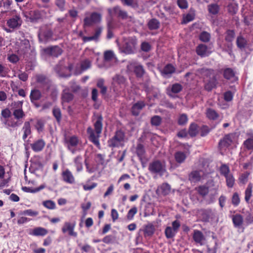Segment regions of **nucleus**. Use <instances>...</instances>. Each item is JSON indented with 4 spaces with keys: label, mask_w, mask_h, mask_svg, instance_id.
Segmentation results:
<instances>
[{
    "label": "nucleus",
    "mask_w": 253,
    "mask_h": 253,
    "mask_svg": "<svg viewBox=\"0 0 253 253\" xmlns=\"http://www.w3.org/2000/svg\"><path fill=\"white\" fill-rule=\"evenodd\" d=\"M102 121L103 117L101 115H99L97 117V120L94 124L96 134H95L93 130L90 127L87 129V132L89 134V139L97 147H100V143L98 138L99 134L101 133L102 129Z\"/></svg>",
    "instance_id": "nucleus-1"
},
{
    "label": "nucleus",
    "mask_w": 253,
    "mask_h": 253,
    "mask_svg": "<svg viewBox=\"0 0 253 253\" xmlns=\"http://www.w3.org/2000/svg\"><path fill=\"white\" fill-rule=\"evenodd\" d=\"M125 133L121 129L117 130L114 135L108 141V146L111 148L119 147L124 145Z\"/></svg>",
    "instance_id": "nucleus-2"
},
{
    "label": "nucleus",
    "mask_w": 253,
    "mask_h": 253,
    "mask_svg": "<svg viewBox=\"0 0 253 253\" xmlns=\"http://www.w3.org/2000/svg\"><path fill=\"white\" fill-rule=\"evenodd\" d=\"M137 40L133 38H126L124 40L123 44L120 49L121 52L127 54H133L136 49Z\"/></svg>",
    "instance_id": "nucleus-3"
},
{
    "label": "nucleus",
    "mask_w": 253,
    "mask_h": 253,
    "mask_svg": "<svg viewBox=\"0 0 253 253\" xmlns=\"http://www.w3.org/2000/svg\"><path fill=\"white\" fill-rule=\"evenodd\" d=\"M148 169L152 173L162 176L166 171V167L165 163H162L159 160H155L149 164Z\"/></svg>",
    "instance_id": "nucleus-4"
},
{
    "label": "nucleus",
    "mask_w": 253,
    "mask_h": 253,
    "mask_svg": "<svg viewBox=\"0 0 253 253\" xmlns=\"http://www.w3.org/2000/svg\"><path fill=\"white\" fill-rule=\"evenodd\" d=\"M127 69L130 72H133L137 78H142L145 73L143 66L137 62L129 63L127 65Z\"/></svg>",
    "instance_id": "nucleus-5"
},
{
    "label": "nucleus",
    "mask_w": 253,
    "mask_h": 253,
    "mask_svg": "<svg viewBox=\"0 0 253 253\" xmlns=\"http://www.w3.org/2000/svg\"><path fill=\"white\" fill-rule=\"evenodd\" d=\"M17 52L20 54H25L30 48L29 41L27 39L19 40L16 43Z\"/></svg>",
    "instance_id": "nucleus-6"
},
{
    "label": "nucleus",
    "mask_w": 253,
    "mask_h": 253,
    "mask_svg": "<svg viewBox=\"0 0 253 253\" xmlns=\"http://www.w3.org/2000/svg\"><path fill=\"white\" fill-rule=\"evenodd\" d=\"M22 24V20L19 14H16L15 16L7 20L6 25L12 29L19 28Z\"/></svg>",
    "instance_id": "nucleus-7"
},
{
    "label": "nucleus",
    "mask_w": 253,
    "mask_h": 253,
    "mask_svg": "<svg viewBox=\"0 0 253 253\" xmlns=\"http://www.w3.org/2000/svg\"><path fill=\"white\" fill-rule=\"evenodd\" d=\"M65 142L68 149L73 153H75L77 151L79 150L77 148L79 144V140L77 137L73 136L69 138H65Z\"/></svg>",
    "instance_id": "nucleus-8"
},
{
    "label": "nucleus",
    "mask_w": 253,
    "mask_h": 253,
    "mask_svg": "<svg viewBox=\"0 0 253 253\" xmlns=\"http://www.w3.org/2000/svg\"><path fill=\"white\" fill-rule=\"evenodd\" d=\"M197 217L203 222H208L211 214V209H197L196 210Z\"/></svg>",
    "instance_id": "nucleus-9"
},
{
    "label": "nucleus",
    "mask_w": 253,
    "mask_h": 253,
    "mask_svg": "<svg viewBox=\"0 0 253 253\" xmlns=\"http://www.w3.org/2000/svg\"><path fill=\"white\" fill-rule=\"evenodd\" d=\"M197 72L201 75L204 79L208 78L210 79L215 75H217L213 69L206 67L200 68L197 70Z\"/></svg>",
    "instance_id": "nucleus-10"
},
{
    "label": "nucleus",
    "mask_w": 253,
    "mask_h": 253,
    "mask_svg": "<svg viewBox=\"0 0 253 253\" xmlns=\"http://www.w3.org/2000/svg\"><path fill=\"white\" fill-rule=\"evenodd\" d=\"M42 50L45 54L54 57H57L61 55L62 52V49L57 45L44 48Z\"/></svg>",
    "instance_id": "nucleus-11"
},
{
    "label": "nucleus",
    "mask_w": 253,
    "mask_h": 253,
    "mask_svg": "<svg viewBox=\"0 0 253 253\" xmlns=\"http://www.w3.org/2000/svg\"><path fill=\"white\" fill-rule=\"evenodd\" d=\"M233 135L232 134H228L224 136L218 143V147L220 149L228 147L232 143Z\"/></svg>",
    "instance_id": "nucleus-12"
},
{
    "label": "nucleus",
    "mask_w": 253,
    "mask_h": 253,
    "mask_svg": "<svg viewBox=\"0 0 253 253\" xmlns=\"http://www.w3.org/2000/svg\"><path fill=\"white\" fill-rule=\"evenodd\" d=\"M197 54L201 57L209 56L211 52L209 51L208 46L204 44H200L196 49Z\"/></svg>",
    "instance_id": "nucleus-13"
},
{
    "label": "nucleus",
    "mask_w": 253,
    "mask_h": 253,
    "mask_svg": "<svg viewBox=\"0 0 253 253\" xmlns=\"http://www.w3.org/2000/svg\"><path fill=\"white\" fill-rule=\"evenodd\" d=\"M108 11L110 16L113 15L112 11H113L114 13L118 14V17L123 19H126L128 17L127 12L122 10L118 6L114 7L113 10L108 9Z\"/></svg>",
    "instance_id": "nucleus-14"
},
{
    "label": "nucleus",
    "mask_w": 253,
    "mask_h": 253,
    "mask_svg": "<svg viewBox=\"0 0 253 253\" xmlns=\"http://www.w3.org/2000/svg\"><path fill=\"white\" fill-rule=\"evenodd\" d=\"M2 124L5 127L7 128L9 127L15 128L20 126L22 124V122L10 117Z\"/></svg>",
    "instance_id": "nucleus-15"
},
{
    "label": "nucleus",
    "mask_w": 253,
    "mask_h": 253,
    "mask_svg": "<svg viewBox=\"0 0 253 253\" xmlns=\"http://www.w3.org/2000/svg\"><path fill=\"white\" fill-rule=\"evenodd\" d=\"M145 104L144 101H140L134 104L131 109V112L132 115L137 116L139 115L140 111L145 107Z\"/></svg>",
    "instance_id": "nucleus-16"
},
{
    "label": "nucleus",
    "mask_w": 253,
    "mask_h": 253,
    "mask_svg": "<svg viewBox=\"0 0 253 253\" xmlns=\"http://www.w3.org/2000/svg\"><path fill=\"white\" fill-rule=\"evenodd\" d=\"M42 96V94L40 90L37 89H32L30 95V100L36 107H38L39 106L36 104V101L39 100Z\"/></svg>",
    "instance_id": "nucleus-17"
},
{
    "label": "nucleus",
    "mask_w": 253,
    "mask_h": 253,
    "mask_svg": "<svg viewBox=\"0 0 253 253\" xmlns=\"http://www.w3.org/2000/svg\"><path fill=\"white\" fill-rule=\"evenodd\" d=\"M45 145V142L43 139H38L35 141L33 143L30 144L31 148L35 152L41 151Z\"/></svg>",
    "instance_id": "nucleus-18"
},
{
    "label": "nucleus",
    "mask_w": 253,
    "mask_h": 253,
    "mask_svg": "<svg viewBox=\"0 0 253 253\" xmlns=\"http://www.w3.org/2000/svg\"><path fill=\"white\" fill-rule=\"evenodd\" d=\"M218 84L216 75L208 79L205 84V89L208 91H211L213 88H215Z\"/></svg>",
    "instance_id": "nucleus-19"
},
{
    "label": "nucleus",
    "mask_w": 253,
    "mask_h": 253,
    "mask_svg": "<svg viewBox=\"0 0 253 253\" xmlns=\"http://www.w3.org/2000/svg\"><path fill=\"white\" fill-rule=\"evenodd\" d=\"M23 14L25 17L29 18L32 22L36 21L42 17L41 14L39 10H31L29 12L28 15L27 12H24Z\"/></svg>",
    "instance_id": "nucleus-20"
},
{
    "label": "nucleus",
    "mask_w": 253,
    "mask_h": 253,
    "mask_svg": "<svg viewBox=\"0 0 253 253\" xmlns=\"http://www.w3.org/2000/svg\"><path fill=\"white\" fill-rule=\"evenodd\" d=\"M193 238L196 243L199 244L200 245H203L205 240V238L203 233L197 230L194 231Z\"/></svg>",
    "instance_id": "nucleus-21"
},
{
    "label": "nucleus",
    "mask_w": 253,
    "mask_h": 253,
    "mask_svg": "<svg viewBox=\"0 0 253 253\" xmlns=\"http://www.w3.org/2000/svg\"><path fill=\"white\" fill-rule=\"evenodd\" d=\"M52 33L50 30L41 31L39 34V40L41 42H46L52 38Z\"/></svg>",
    "instance_id": "nucleus-22"
},
{
    "label": "nucleus",
    "mask_w": 253,
    "mask_h": 253,
    "mask_svg": "<svg viewBox=\"0 0 253 253\" xmlns=\"http://www.w3.org/2000/svg\"><path fill=\"white\" fill-rule=\"evenodd\" d=\"M223 76L227 80H235L236 78L235 72L231 68L223 69Z\"/></svg>",
    "instance_id": "nucleus-23"
},
{
    "label": "nucleus",
    "mask_w": 253,
    "mask_h": 253,
    "mask_svg": "<svg viewBox=\"0 0 253 253\" xmlns=\"http://www.w3.org/2000/svg\"><path fill=\"white\" fill-rule=\"evenodd\" d=\"M232 221L234 226L236 228H240L243 224V217L240 214H236L232 216Z\"/></svg>",
    "instance_id": "nucleus-24"
},
{
    "label": "nucleus",
    "mask_w": 253,
    "mask_h": 253,
    "mask_svg": "<svg viewBox=\"0 0 253 253\" xmlns=\"http://www.w3.org/2000/svg\"><path fill=\"white\" fill-rule=\"evenodd\" d=\"M236 42L237 47L240 49H244L248 45L247 40L241 34L237 37Z\"/></svg>",
    "instance_id": "nucleus-25"
},
{
    "label": "nucleus",
    "mask_w": 253,
    "mask_h": 253,
    "mask_svg": "<svg viewBox=\"0 0 253 253\" xmlns=\"http://www.w3.org/2000/svg\"><path fill=\"white\" fill-rule=\"evenodd\" d=\"M22 131L23 132L22 138L25 140L27 137L31 134V125L29 122L24 123Z\"/></svg>",
    "instance_id": "nucleus-26"
},
{
    "label": "nucleus",
    "mask_w": 253,
    "mask_h": 253,
    "mask_svg": "<svg viewBox=\"0 0 253 253\" xmlns=\"http://www.w3.org/2000/svg\"><path fill=\"white\" fill-rule=\"evenodd\" d=\"M171 190L170 186L167 183H165L162 184L158 189L157 191H159L160 194L164 196L168 195Z\"/></svg>",
    "instance_id": "nucleus-27"
},
{
    "label": "nucleus",
    "mask_w": 253,
    "mask_h": 253,
    "mask_svg": "<svg viewBox=\"0 0 253 253\" xmlns=\"http://www.w3.org/2000/svg\"><path fill=\"white\" fill-rule=\"evenodd\" d=\"M75 222L73 223H69L67 222L65 224L66 228H64V232L67 231L68 232V234L71 236L77 237V233L74 231V229L75 226Z\"/></svg>",
    "instance_id": "nucleus-28"
},
{
    "label": "nucleus",
    "mask_w": 253,
    "mask_h": 253,
    "mask_svg": "<svg viewBox=\"0 0 253 253\" xmlns=\"http://www.w3.org/2000/svg\"><path fill=\"white\" fill-rule=\"evenodd\" d=\"M145 152L144 145L141 143H138L136 147V153L141 161L144 158Z\"/></svg>",
    "instance_id": "nucleus-29"
},
{
    "label": "nucleus",
    "mask_w": 253,
    "mask_h": 253,
    "mask_svg": "<svg viewBox=\"0 0 253 253\" xmlns=\"http://www.w3.org/2000/svg\"><path fill=\"white\" fill-rule=\"evenodd\" d=\"M174 72L175 68L171 64H168L162 71V74L165 77H169Z\"/></svg>",
    "instance_id": "nucleus-30"
},
{
    "label": "nucleus",
    "mask_w": 253,
    "mask_h": 253,
    "mask_svg": "<svg viewBox=\"0 0 253 253\" xmlns=\"http://www.w3.org/2000/svg\"><path fill=\"white\" fill-rule=\"evenodd\" d=\"M64 181L70 184L75 183V178L72 172L68 169L64 171Z\"/></svg>",
    "instance_id": "nucleus-31"
},
{
    "label": "nucleus",
    "mask_w": 253,
    "mask_h": 253,
    "mask_svg": "<svg viewBox=\"0 0 253 253\" xmlns=\"http://www.w3.org/2000/svg\"><path fill=\"white\" fill-rule=\"evenodd\" d=\"M188 179L190 181L194 182L199 181L201 180L200 171L198 170L191 171L189 174Z\"/></svg>",
    "instance_id": "nucleus-32"
},
{
    "label": "nucleus",
    "mask_w": 253,
    "mask_h": 253,
    "mask_svg": "<svg viewBox=\"0 0 253 253\" xmlns=\"http://www.w3.org/2000/svg\"><path fill=\"white\" fill-rule=\"evenodd\" d=\"M148 28L151 30H157L160 26V22L156 18L150 20L147 24Z\"/></svg>",
    "instance_id": "nucleus-33"
},
{
    "label": "nucleus",
    "mask_w": 253,
    "mask_h": 253,
    "mask_svg": "<svg viewBox=\"0 0 253 253\" xmlns=\"http://www.w3.org/2000/svg\"><path fill=\"white\" fill-rule=\"evenodd\" d=\"M12 115L14 116V118L18 121H20V122H22V120L25 116V114L24 112L22 109H17L12 111Z\"/></svg>",
    "instance_id": "nucleus-34"
},
{
    "label": "nucleus",
    "mask_w": 253,
    "mask_h": 253,
    "mask_svg": "<svg viewBox=\"0 0 253 253\" xmlns=\"http://www.w3.org/2000/svg\"><path fill=\"white\" fill-rule=\"evenodd\" d=\"M219 9V6L217 3H211L208 5V11L211 14H217Z\"/></svg>",
    "instance_id": "nucleus-35"
},
{
    "label": "nucleus",
    "mask_w": 253,
    "mask_h": 253,
    "mask_svg": "<svg viewBox=\"0 0 253 253\" xmlns=\"http://www.w3.org/2000/svg\"><path fill=\"white\" fill-rule=\"evenodd\" d=\"M225 40L228 42H231L235 37V32L234 30L228 29L225 32Z\"/></svg>",
    "instance_id": "nucleus-36"
},
{
    "label": "nucleus",
    "mask_w": 253,
    "mask_h": 253,
    "mask_svg": "<svg viewBox=\"0 0 253 253\" xmlns=\"http://www.w3.org/2000/svg\"><path fill=\"white\" fill-rule=\"evenodd\" d=\"M207 117L210 120H215L219 117L218 114L213 109L208 108L206 111Z\"/></svg>",
    "instance_id": "nucleus-37"
},
{
    "label": "nucleus",
    "mask_w": 253,
    "mask_h": 253,
    "mask_svg": "<svg viewBox=\"0 0 253 253\" xmlns=\"http://www.w3.org/2000/svg\"><path fill=\"white\" fill-rule=\"evenodd\" d=\"M198 126L195 123H192L189 128L188 134L191 137H195L198 132Z\"/></svg>",
    "instance_id": "nucleus-38"
},
{
    "label": "nucleus",
    "mask_w": 253,
    "mask_h": 253,
    "mask_svg": "<svg viewBox=\"0 0 253 253\" xmlns=\"http://www.w3.org/2000/svg\"><path fill=\"white\" fill-rule=\"evenodd\" d=\"M48 233L47 230L42 227H37L33 229V235L34 236H44Z\"/></svg>",
    "instance_id": "nucleus-39"
},
{
    "label": "nucleus",
    "mask_w": 253,
    "mask_h": 253,
    "mask_svg": "<svg viewBox=\"0 0 253 253\" xmlns=\"http://www.w3.org/2000/svg\"><path fill=\"white\" fill-rule=\"evenodd\" d=\"M11 117V112L7 109H4L1 112V117L0 118L1 124L5 122L7 119Z\"/></svg>",
    "instance_id": "nucleus-40"
},
{
    "label": "nucleus",
    "mask_w": 253,
    "mask_h": 253,
    "mask_svg": "<svg viewBox=\"0 0 253 253\" xmlns=\"http://www.w3.org/2000/svg\"><path fill=\"white\" fill-rule=\"evenodd\" d=\"M12 2V0H0V7H3L4 9L2 12H6L9 9Z\"/></svg>",
    "instance_id": "nucleus-41"
},
{
    "label": "nucleus",
    "mask_w": 253,
    "mask_h": 253,
    "mask_svg": "<svg viewBox=\"0 0 253 253\" xmlns=\"http://www.w3.org/2000/svg\"><path fill=\"white\" fill-rule=\"evenodd\" d=\"M252 189H253V184L252 183H249L248 185V186L245 190V199L246 202L249 203V200L252 197Z\"/></svg>",
    "instance_id": "nucleus-42"
},
{
    "label": "nucleus",
    "mask_w": 253,
    "mask_h": 253,
    "mask_svg": "<svg viewBox=\"0 0 253 253\" xmlns=\"http://www.w3.org/2000/svg\"><path fill=\"white\" fill-rule=\"evenodd\" d=\"M249 135L251 137L244 141V145L248 150H253V135Z\"/></svg>",
    "instance_id": "nucleus-43"
},
{
    "label": "nucleus",
    "mask_w": 253,
    "mask_h": 253,
    "mask_svg": "<svg viewBox=\"0 0 253 253\" xmlns=\"http://www.w3.org/2000/svg\"><path fill=\"white\" fill-rule=\"evenodd\" d=\"M114 82L120 85L124 84L126 82V79L122 75L117 74L113 78Z\"/></svg>",
    "instance_id": "nucleus-44"
},
{
    "label": "nucleus",
    "mask_w": 253,
    "mask_h": 253,
    "mask_svg": "<svg viewBox=\"0 0 253 253\" xmlns=\"http://www.w3.org/2000/svg\"><path fill=\"white\" fill-rule=\"evenodd\" d=\"M63 61L62 60H60L59 63L56 64L54 67V71L58 75L59 77H62L63 76Z\"/></svg>",
    "instance_id": "nucleus-45"
},
{
    "label": "nucleus",
    "mask_w": 253,
    "mask_h": 253,
    "mask_svg": "<svg viewBox=\"0 0 253 253\" xmlns=\"http://www.w3.org/2000/svg\"><path fill=\"white\" fill-rule=\"evenodd\" d=\"M155 231V228L153 225L148 224L145 227L144 232L145 236H152Z\"/></svg>",
    "instance_id": "nucleus-46"
},
{
    "label": "nucleus",
    "mask_w": 253,
    "mask_h": 253,
    "mask_svg": "<svg viewBox=\"0 0 253 253\" xmlns=\"http://www.w3.org/2000/svg\"><path fill=\"white\" fill-rule=\"evenodd\" d=\"M162 122V118L158 115L154 116L151 119V124L153 126H158L161 125Z\"/></svg>",
    "instance_id": "nucleus-47"
},
{
    "label": "nucleus",
    "mask_w": 253,
    "mask_h": 253,
    "mask_svg": "<svg viewBox=\"0 0 253 253\" xmlns=\"http://www.w3.org/2000/svg\"><path fill=\"white\" fill-rule=\"evenodd\" d=\"M199 39L204 42H208L210 41L211 35L207 32L203 31L200 34Z\"/></svg>",
    "instance_id": "nucleus-48"
},
{
    "label": "nucleus",
    "mask_w": 253,
    "mask_h": 253,
    "mask_svg": "<svg viewBox=\"0 0 253 253\" xmlns=\"http://www.w3.org/2000/svg\"><path fill=\"white\" fill-rule=\"evenodd\" d=\"M219 171L220 174L223 175L224 177L231 174L230 173V169L229 167L225 164H222L220 166Z\"/></svg>",
    "instance_id": "nucleus-49"
},
{
    "label": "nucleus",
    "mask_w": 253,
    "mask_h": 253,
    "mask_svg": "<svg viewBox=\"0 0 253 253\" xmlns=\"http://www.w3.org/2000/svg\"><path fill=\"white\" fill-rule=\"evenodd\" d=\"M174 157L176 161L178 163L183 162L186 157L185 154L182 152H177L175 153Z\"/></svg>",
    "instance_id": "nucleus-50"
},
{
    "label": "nucleus",
    "mask_w": 253,
    "mask_h": 253,
    "mask_svg": "<svg viewBox=\"0 0 253 253\" xmlns=\"http://www.w3.org/2000/svg\"><path fill=\"white\" fill-rule=\"evenodd\" d=\"M226 178V185L229 188H232L235 184V178L232 174L225 177Z\"/></svg>",
    "instance_id": "nucleus-51"
},
{
    "label": "nucleus",
    "mask_w": 253,
    "mask_h": 253,
    "mask_svg": "<svg viewBox=\"0 0 253 253\" xmlns=\"http://www.w3.org/2000/svg\"><path fill=\"white\" fill-rule=\"evenodd\" d=\"M183 89L181 84L179 83H175L173 84L170 87V91L173 93H178L180 92Z\"/></svg>",
    "instance_id": "nucleus-52"
},
{
    "label": "nucleus",
    "mask_w": 253,
    "mask_h": 253,
    "mask_svg": "<svg viewBox=\"0 0 253 253\" xmlns=\"http://www.w3.org/2000/svg\"><path fill=\"white\" fill-rule=\"evenodd\" d=\"M166 236L168 239H170L173 238L175 235L176 232H175L172 227L170 226H168L166 227L165 231Z\"/></svg>",
    "instance_id": "nucleus-53"
},
{
    "label": "nucleus",
    "mask_w": 253,
    "mask_h": 253,
    "mask_svg": "<svg viewBox=\"0 0 253 253\" xmlns=\"http://www.w3.org/2000/svg\"><path fill=\"white\" fill-rule=\"evenodd\" d=\"M23 104V101H17L12 102L10 105L11 110L13 111L17 109H22Z\"/></svg>",
    "instance_id": "nucleus-54"
},
{
    "label": "nucleus",
    "mask_w": 253,
    "mask_h": 253,
    "mask_svg": "<svg viewBox=\"0 0 253 253\" xmlns=\"http://www.w3.org/2000/svg\"><path fill=\"white\" fill-rule=\"evenodd\" d=\"M198 191L200 195L204 197L206 196L209 192V187L206 186H200L198 187Z\"/></svg>",
    "instance_id": "nucleus-55"
},
{
    "label": "nucleus",
    "mask_w": 253,
    "mask_h": 253,
    "mask_svg": "<svg viewBox=\"0 0 253 253\" xmlns=\"http://www.w3.org/2000/svg\"><path fill=\"white\" fill-rule=\"evenodd\" d=\"M52 112L57 121L60 122L61 119V111L60 109L58 108L55 107L53 108Z\"/></svg>",
    "instance_id": "nucleus-56"
},
{
    "label": "nucleus",
    "mask_w": 253,
    "mask_h": 253,
    "mask_svg": "<svg viewBox=\"0 0 253 253\" xmlns=\"http://www.w3.org/2000/svg\"><path fill=\"white\" fill-rule=\"evenodd\" d=\"M35 79L36 81L40 84H45L46 83V81L47 80V78L46 77L43 75H37L35 77Z\"/></svg>",
    "instance_id": "nucleus-57"
},
{
    "label": "nucleus",
    "mask_w": 253,
    "mask_h": 253,
    "mask_svg": "<svg viewBox=\"0 0 253 253\" xmlns=\"http://www.w3.org/2000/svg\"><path fill=\"white\" fill-rule=\"evenodd\" d=\"M43 205L47 209L52 210L55 208V203L51 200H47L43 202Z\"/></svg>",
    "instance_id": "nucleus-58"
},
{
    "label": "nucleus",
    "mask_w": 253,
    "mask_h": 253,
    "mask_svg": "<svg viewBox=\"0 0 253 253\" xmlns=\"http://www.w3.org/2000/svg\"><path fill=\"white\" fill-rule=\"evenodd\" d=\"M245 221L247 224H250L253 222V213L251 212V211L246 212Z\"/></svg>",
    "instance_id": "nucleus-59"
},
{
    "label": "nucleus",
    "mask_w": 253,
    "mask_h": 253,
    "mask_svg": "<svg viewBox=\"0 0 253 253\" xmlns=\"http://www.w3.org/2000/svg\"><path fill=\"white\" fill-rule=\"evenodd\" d=\"M114 56L113 51L111 50L106 51L104 53V59L106 61L111 60Z\"/></svg>",
    "instance_id": "nucleus-60"
},
{
    "label": "nucleus",
    "mask_w": 253,
    "mask_h": 253,
    "mask_svg": "<svg viewBox=\"0 0 253 253\" xmlns=\"http://www.w3.org/2000/svg\"><path fill=\"white\" fill-rule=\"evenodd\" d=\"M91 66L90 61L87 59L84 60L81 62V68L82 71H84L89 68Z\"/></svg>",
    "instance_id": "nucleus-61"
},
{
    "label": "nucleus",
    "mask_w": 253,
    "mask_h": 253,
    "mask_svg": "<svg viewBox=\"0 0 253 253\" xmlns=\"http://www.w3.org/2000/svg\"><path fill=\"white\" fill-rule=\"evenodd\" d=\"M250 173L246 171L242 173L239 178V181L242 184H245L247 181Z\"/></svg>",
    "instance_id": "nucleus-62"
},
{
    "label": "nucleus",
    "mask_w": 253,
    "mask_h": 253,
    "mask_svg": "<svg viewBox=\"0 0 253 253\" xmlns=\"http://www.w3.org/2000/svg\"><path fill=\"white\" fill-rule=\"evenodd\" d=\"M141 49L146 52H149L151 49V45L148 42H142L141 44Z\"/></svg>",
    "instance_id": "nucleus-63"
},
{
    "label": "nucleus",
    "mask_w": 253,
    "mask_h": 253,
    "mask_svg": "<svg viewBox=\"0 0 253 253\" xmlns=\"http://www.w3.org/2000/svg\"><path fill=\"white\" fill-rule=\"evenodd\" d=\"M93 24H95L93 21H92V17L90 15L89 17H85L84 20V27H90Z\"/></svg>",
    "instance_id": "nucleus-64"
}]
</instances>
